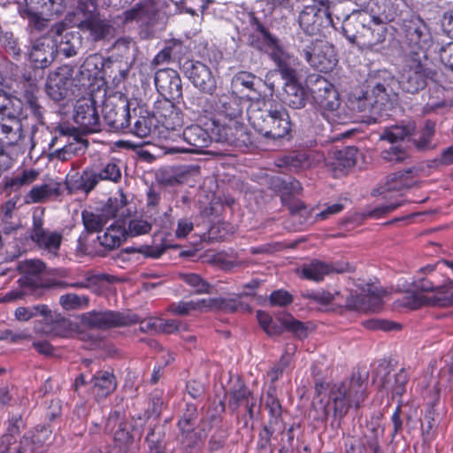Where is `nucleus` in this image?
Listing matches in <instances>:
<instances>
[{
	"mask_svg": "<svg viewBox=\"0 0 453 453\" xmlns=\"http://www.w3.org/2000/svg\"><path fill=\"white\" fill-rule=\"evenodd\" d=\"M342 32L351 43L360 49L379 52L386 41L388 28L380 17L357 11L344 19Z\"/></svg>",
	"mask_w": 453,
	"mask_h": 453,
	"instance_id": "obj_1",
	"label": "nucleus"
},
{
	"mask_svg": "<svg viewBox=\"0 0 453 453\" xmlns=\"http://www.w3.org/2000/svg\"><path fill=\"white\" fill-rule=\"evenodd\" d=\"M366 385L359 372L353 373L350 379L340 384H334L329 394L326 404L323 407L321 420H326L330 416L337 426L351 407L358 409L366 397Z\"/></svg>",
	"mask_w": 453,
	"mask_h": 453,
	"instance_id": "obj_2",
	"label": "nucleus"
},
{
	"mask_svg": "<svg viewBox=\"0 0 453 453\" xmlns=\"http://www.w3.org/2000/svg\"><path fill=\"white\" fill-rule=\"evenodd\" d=\"M371 83V88L351 101V105L354 110L376 122L395 95L394 91L395 80L389 72L382 70L379 72L378 78Z\"/></svg>",
	"mask_w": 453,
	"mask_h": 453,
	"instance_id": "obj_3",
	"label": "nucleus"
},
{
	"mask_svg": "<svg viewBox=\"0 0 453 453\" xmlns=\"http://www.w3.org/2000/svg\"><path fill=\"white\" fill-rule=\"evenodd\" d=\"M157 91L168 100L159 103L156 114L161 119L167 129H175L181 125V118L171 100H177L182 96L181 80L173 69L158 70L154 78Z\"/></svg>",
	"mask_w": 453,
	"mask_h": 453,
	"instance_id": "obj_4",
	"label": "nucleus"
},
{
	"mask_svg": "<svg viewBox=\"0 0 453 453\" xmlns=\"http://www.w3.org/2000/svg\"><path fill=\"white\" fill-rule=\"evenodd\" d=\"M264 102L256 101L248 110V118L254 127L264 137L280 140L289 134L292 127L290 117L284 108L263 109Z\"/></svg>",
	"mask_w": 453,
	"mask_h": 453,
	"instance_id": "obj_5",
	"label": "nucleus"
},
{
	"mask_svg": "<svg viewBox=\"0 0 453 453\" xmlns=\"http://www.w3.org/2000/svg\"><path fill=\"white\" fill-rule=\"evenodd\" d=\"M74 25L82 32H88L94 42L114 37L115 28L109 19L97 12L96 0L81 1L78 5Z\"/></svg>",
	"mask_w": 453,
	"mask_h": 453,
	"instance_id": "obj_6",
	"label": "nucleus"
},
{
	"mask_svg": "<svg viewBox=\"0 0 453 453\" xmlns=\"http://www.w3.org/2000/svg\"><path fill=\"white\" fill-rule=\"evenodd\" d=\"M251 25L255 30L261 34L263 39L266 42L269 56L275 63L281 77L283 79H295L297 76V58L287 52L280 45L279 40L272 35L257 18H251Z\"/></svg>",
	"mask_w": 453,
	"mask_h": 453,
	"instance_id": "obj_7",
	"label": "nucleus"
},
{
	"mask_svg": "<svg viewBox=\"0 0 453 453\" xmlns=\"http://www.w3.org/2000/svg\"><path fill=\"white\" fill-rule=\"evenodd\" d=\"M298 50L303 54L311 66L319 72L328 73L336 65L334 49L326 41L303 38Z\"/></svg>",
	"mask_w": 453,
	"mask_h": 453,
	"instance_id": "obj_8",
	"label": "nucleus"
},
{
	"mask_svg": "<svg viewBox=\"0 0 453 453\" xmlns=\"http://www.w3.org/2000/svg\"><path fill=\"white\" fill-rule=\"evenodd\" d=\"M434 74V71L422 63L418 54H412L406 59V64L395 84L398 83L407 93L416 94L426 88L427 80L433 79Z\"/></svg>",
	"mask_w": 453,
	"mask_h": 453,
	"instance_id": "obj_9",
	"label": "nucleus"
},
{
	"mask_svg": "<svg viewBox=\"0 0 453 453\" xmlns=\"http://www.w3.org/2000/svg\"><path fill=\"white\" fill-rule=\"evenodd\" d=\"M83 326L91 329H104L113 326H126L138 321L135 314L121 313L113 311H89L81 315Z\"/></svg>",
	"mask_w": 453,
	"mask_h": 453,
	"instance_id": "obj_10",
	"label": "nucleus"
},
{
	"mask_svg": "<svg viewBox=\"0 0 453 453\" xmlns=\"http://www.w3.org/2000/svg\"><path fill=\"white\" fill-rule=\"evenodd\" d=\"M43 209H36L33 212V225L30 232L31 240L38 248L57 256L63 236L57 231H50L43 227Z\"/></svg>",
	"mask_w": 453,
	"mask_h": 453,
	"instance_id": "obj_11",
	"label": "nucleus"
},
{
	"mask_svg": "<svg viewBox=\"0 0 453 453\" xmlns=\"http://www.w3.org/2000/svg\"><path fill=\"white\" fill-rule=\"evenodd\" d=\"M309 90L316 104L322 110L334 111L340 105L338 93L334 85L320 75L311 76Z\"/></svg>",
	"mask_w": 453,
	"mask_h": 453,
	"instance_id": "obj_12",
	"label": "nucleus"
},
{
	"mask_svg": "<svg viewBox=\"0 0 453 453\" xmlns=\"http://www.w3.org/2000/svg\"><path fill=\"white\" fill-rule=\"evenodd\" d=\"M212 134L219 142L242 147L250 142V136L242 119H227L215 125Z\"/></svg>",
	"mask_w": 453,
	"mask_h": 453,
	"instance_id": "obj_13",
	"label": "nucleus"
},
{
	"mask_svg": "<svg viewBox=\"0 0 453 453\" xmlns=\"http://www.w3.org/2000/svg\"><path fill=\"white\" fill-rule=\"evenodd\" d=\"M73 120L83 134L96 133L101 130V121L93 98H82L74 107Z\"/></svg>",
	"mask_w": 453,
	"mask_h": 453,
	"instance_id": "obj_14",
	"label": "nucleus"
},
{
	"mask_svg": "<svg viewBox=\"0 0 453 453\" xmlns=\"http://www.w3.org/2000/svg\"><path fill=\"white\" fill-rule=\"evenodd\" d=\"M73 67L64 65L51 72L47 79V95L55 102L65 99L73 83Z\"/></svg>",
	"mask_w": 453,
	"mask_h": 453,
	"instance_id": "obj_15",
	"label": "nucleus"
},
{
	"mask_svg": "<svg viewBox=\"0 0 453 453\" xmlns=\"http://www.w3.org/2000/svg\"><path fill=\"white\" fill-rule=\"evenodd\" d=\"M119 206V203L117 199H109L108 203L100 210L82 211L81 219L86 232L94 234L103 230L110 219L118 216Z\"/></svg>",
	"mask_w": 453,
	"mask_h": 453,
	"instance_id": "obj_16",
	"label": "nucleus"
},
{
	"mask_svg": "<svg viewBox=\"0 0 453 453\" xmlns=\"http://www.w3.org/2000/svg\"><path fill=\"white\" fill-rule=\"evenodd\" d=\"M183 71L193 85L203 93L212 95L217 88L216 79L211 69L202 62L188 60Z\"/></svg>",
	"mask_w": 453,
	"mask_h": 453,
	"instance_id": "obj_17",
	"label": "nucleus"
},
{
	"mask_svg": "<svg viewBox=\"0 0 453 453\" xmlns=\"http://www.w3.org/2000/svg\"><path fill=\"white\" fill-rule=\"evenodd\" d=\"M56 135L50 142V147L53 148L58 143H64L72 156L83 154L88 146V142L80 136V131L68 124H60L55 129Z\"/></svg>",
	"mask_w": 453,
	"mask_h": 453,
	"instance_id": "obj_18",
	"label": "nucleus"
},
{
	"mask_svg": "<svg viewBox=\"0 0 453 453\" xmlns=\"http://www.w3.org/2000/svg\"><path fill=\"white\" fill-rule=\"evenodd\" d=\"M453 288V281L449 280L448 284L435 285L434 282L428 278H420L413 282V290L411 293L404 297L403 304L411 309H418L423 305L433 306L428 303H423L418 307H412V297L415 296H422L426 299H430L437 296H449L447 294L449 288Z\"/></svg>",
	"mask_w": 453,
	"mask_h": 453,
	"instance_id": "obj_19",
	"label": "nucleus"
},
{
	"mask_svg": "<svg viewBox=\"0 0 453 453\" xmlns=\"http://www.w3.org/2000/svg\"><path fill=\"white\" fill-rule=\"evenodd\" d=\"M104 120L111 131L119 132L130 125L129 103L119 100V104L106 102L103 106Z\"/></svg>",
	"mask_w": 453,
	"mask_h": 453,
	"instance_id": "obj_20",
	"label": "nucleus"
},
{
	"mask_svg": "<svg viewBox=\"0 0 453 453\" xmlns=\"http://www.w3.org/2000/svg\"><path fill=\"white\" fill-rule=\"evenodd\" d=\"M57 53V39L42 36L34 42L29 58L35 68L44 69L54 61Z\"/></svg>",
	"mask_w": 453,
	"mask_h": 453,
	"instance_id": "obj_21",
	"label": "nucleus"
},
{
	"mask_svg": "<svg viewBox=\"0 0 453 453\" xmlns=\"http://www.w3.org/2000/svg\"><path fill=\"white\" fill-rule=\"evenodd\" d=\"M18 109L11 111L8 108L7 111L0 112L2 119H0V141L4 142L8 145L18 144L22 139V125L16 114L21 109V102L17 101Z\"/></svg>",
	"mask_w": 453,
	"mask_h": 453,
	"instance_id": "obj_22",
	"label": "nucleus"
},
{
	"mask_svg": "<svg viewBox=\"0 0 453 453\" xmlns=\"http://www.w3.org/2000/svg\"><path fill=\"white\" fill-rule=\"evenodd\" d=\"M324 21H330L327 9L306 6L299 14V25L307 34L305 37L311 38V35L319 34Z\"/></svg>",
	"mask_w": 453,
	"mask_h": 453,
	"instance_id": "obj_23",
	"label": "nucleus"
},
{
	"mask_svg": "<svg viewBox=\"0 0 453 453\" xmlns=\"http://www.w3.org/2000/svg\"><path fill=\"white\" fill-rule=\"evenodd\" d=\"M183 141L188 147H176L172 149L175 152H197L199 149L207 147L211 142L208 132L198 125L186 127L182 133Z\"/></svg>",
	"mask_w": 453,
	"mask_h": 453,
	"instance_id": "obj_24",
	"label": "nucleus"
},
{
	"mask_svg": "<svg viewBox=\"0 0 453 453\" xmlns=\"http://www.w3.org/2000/svg\"><path fill=\"white\" fill-rule=\"evenodd\" d=\"M215 109L219 115L227 119H242V99L234 93L222 94L215 102Z\"/></svg>",
	"mask_w": 453,
	"mask_h": 453,
	"instance_id": "obj_25",
	"label": "nucleus"
},
{
	"mask_svg": "<svg viewBox=\"0 0 453 453\" xmlns=\"http://www.w3.org/2000/svg\"><path fill=\"white\" fill-rule=\"evenodd\" d=\"M285 80L280 100L291 108H303L307 101V93L304 88L297 82V76L295 79Z\"/></svg>",
	"mask_w": 453,
	"mask_h": 453,
	"instance_id": "obj_26",
	"label": "nucleus"
},
{
	"mask_svg": "<svg viewBox=\"0 0 453 453\" xmlns=\"http://www.w3.org/2000/svg\"><path fill=\"white\" fill-rule=\"evenodd\" d=\"M418 173L419 170L417 167H411L404 172H397L392 174L382 188L381 194L403 191L417 186L418 182L414 180V177L418 176Z\"/></svg>",
	"mask_w": 453,
	"mask_h": 453,
	"instance_id": "obj_27",
	"label": "nucleus"
},
{
	"mask_svg": "<svg viewBox=\"0 0 453 453\" xmlns=\"http://www.w3.org/2000/svg\"><path fill=\"white\" fill-rule=\"evenodd\" d=\"M62 194L61 184L56 181L35 186L26 196L27 203H44L50 199H56Z\"/></svg>",
	"mask_w": 453,
	"mask_h": 453,
	"instance_id": "obj_28",
	"label": "nucleus"
},
{
	"mask_svg": "<svg viewBox=\"0 0 453 453\" xmlns=\"http://www.w3.org/2000/svg\"><path fill=\"white\" fill-rule=\"evenodd\" d=\"M105 429L113 434L115 441L119 442L120 446L126 447L132 439L129 425L123 420L120 413L118 411L109 416Z\"/></svg>",
	"mask_w": 453,
	"mask_h": 453,
	"instance_id": "obj_29",
	"label": "nucleus"
},
{
	"mask_svg": "<svg viewBox=\"0 0 453 453\" xmlns=\"http://www.w3.org/2000/svg\"><path fill=\"white\" fill-rule=\"evenodd\" d=\"M92 391L97 401L111 395L117 388V382L112 373L98 372L91 379Z\"/></svg>",
	"mask_w": 453,
	"mask_h": 453,
	"instance_id": "obj_30",
	"label": "nucleus"
},
{
	"mask_svg": "<svg viewBox=\"0 0 453 453\" xmlns=\"http://www.w3.org/2000/svg\"><path fill=\"white\" fill-rule=\"evenodd\" d=\"M216 299H201L198 301L173 303L169 305L168 311L174 315L187 316L192 311H206L216 306Z\"/></svg>",
	"mask_w": 453,
	"mask_h": 453,
	"instance_id": "obj_31",
	"label": "nucleus"
},
{
	"mask_svg": "<svg viewBox=\"0 0 453 453\" xmlns=\"http://www.w3.org/2000/svg\"><path fill=\"white\" fill-rule=\"evenodd\" d=\"M357 150L355 147L348 146L342 150L333 151L331 162L334 171L345 173V171L353 167L357 161Z\"/></svg>",
	"mask_w": 453,
	"mask_h": 453,
	"instance_id": "obj_32",
	"label": "nucleus"
},
{
	"mask_svg": "<svg viewBox=\"0 0 453 453\" xmlns=\"http://www.w3.org/2000/svg\"><path fill=\"white\" fill-rule=\"evenodd\" d=\"M145 442L148 446L147 453H171L167 448L165 429L162 425H155L150 429Z\"/></svg>",
	"mask_w": 453,
	"mask_h": 453,
	"instance_id": "obj_33",
	"label": "nucleus"
},
{
	"mask_svg": "<svg viewBox=\"0 0 453 453\" xmlns=\"http://www.w3.org/2000/svg\"><path fill=\"white\" fill-rule=\"evenodd\" d=\"M100 180L101 179L97 172L85 170L82 172L81 175L77 178V180H74L73 178H67L65 185L69 193L79 189L88 194L95 188Z\"/></svg>",
	"mask_w": 453,
	"mask_h": 453,
	"instance_id": "obj_34",
	"label": "nucleus"
},
{
	"mask_svg": "<svg viewBox=\"0 0 453 453\" xmlns=\"http://www.w3.org/2000/svg\"><path fill=\"white\" fill-rule=\"evenodd\" d=\"M183 54V44L180 41L176 39L168 41L165 47L155 56L152 65H159L180 60Z\"/></svg>",
	"mask_w": 453,
	"mask_h": 453,
	"instance_id": "obj_35",
	"label": "nucleus"
},
{
	"mask_svg": "<svg viewBox=\"0 0 453 453\" xmlns=\"http://www.w3.org/2000/svg\"><path fill=\"white\" fill-rule=\"evenodd\" d=\"M126 238L127 229L118 224H111L106 228L104 234L97 236L100 245L108 250L119 247Z\"/></svg>",
	"mask_w": 453,
	"mask_h": 453,
	"instance_id": "obj_36",
	"label": "nucleus"
},
{
	"mask_svg": "<svg viewBox=\"0 0 453 453\" xmlns=\"http://www.w3.org/2000/svg\"><path fill=\"white\" fill-rule=\"evenodd\" d=\"M414 130L415 125L413 123L386 127L380 134V140L387 141L393 145L411 136Z\"/></svg>",
	"mask_w": 453,
	"mask_h": 453,
	"instance_id": "obj_37",
	"label": "nucleus"
},
{
	"mask_svg": "<svg viewBox=\"0 0 453 453\" xmlns=\"http://www.w3.org/2000/svg\"><path fill=\"white\" fill-rule=\"evenodd\" d=\"M232 82L235 86H242L254 94V96H250V99H256L260 101V87L263 83L262 79L257 77L255 74L250 72H238L232 80Z\"/></svg>",
	"mask_w": 453,
	"mask_h": 453,
	"instance_id": "obj_38",
	"label": "nucleus"
},
{
	"mask_svg": "<svg viewBox=\"0 0 453 453\" xmlns=\"http://www.w3.org/2000/svg\"><path fill=\"white\" fill-rule=\"evenodd\" d=\"M31 312L33 313V317H35L38 314H42L44 316V320L46 321L45 326L42 329L43 334H59L58 327L66 324V320L65 319H58L52 321L50 311L48 306L45 304H40L29 307Z\"/></svg>",
	"mask_w": 453,
	"mask_h": 453,
	"instance_id": "obj_39",
	"label": "nucleus"
},
{
	"mask_svg": "<svg viewBox=\"0 0 453 453\" xmlns=\"http://www.w3.org/2000/svg\"><path fill=\"white\" fill-rule=\"evenodd\" d=\"M309 165V155L303 150L291 151L277 161L279 167H286L290 171H297Z\"/></svg>",
	"mask_w": 453,
	"mask_h": 453,
	"instance_id": "obj_40",
	"label": "nucleus"
},
{
	"mask_svg": "<svg viewBox=\"0 0 453 453\" xmlns=\"http://www.w3.org/2000/svg\"><path fill=\"white\" fill-rule=\"evenodd\" d=\"M384 294L383 290L378 288L369 289L366 295L357 298L359 304L356 308L365 311H379L383 304L382 296Z\"/></svg>",
	"mask_w": 453,
	"mask_h": 453,
	"instance_id": "obj_41",
	"label": "nucleus"
},
{
	"mask_svg": "<svg viewBox=\"0 0 453 453\" xmlns=\"http://www.w3.org/2000/svg\"><path fill=\"white\" fill-rule=\"evenodd\" d=\"M331 273V265L319 260H313L304 264L301 270L303 278L311 280L319 281L325 275Z\"/></svg>",
	"mask_w": 453,
	"mask_h": 453,
	"instance_id": "obj_42",
	"label": "nucleus"
},
{
	"mask_svg": "<svg viewBox=\"0 0 453 453\" xmlns=\"http://www.w3.org/2000/svg\"><path fill=\"white\" fill-rule=\"evenodd\" d=\"M104 66L103 60L100 56L93 54L88 56L80 67V75L81 79L90 81L96 79Z\"/></svg>",
	"mask_w": 453,
	"mask_h": 453,
	"instance_id": "obj_43",
	"label": "nucleus"
},
{
	"mask_svg": "<svg viewBox=\"0 0 453 453\" xmlns=\"http://www.w3.org/2000/svg\"><path fill=\"white\" fill-rule=\"evenodd\" d=\"M252 398L251 391L242 381L238 380L229 392V408L236 411L241 405L248 403Z\"/></svg>",
	"mask_w": 453,
	"mask_h": 453,
	"instance_id": "obj_44",
	"label": "nucleus"
},
{
	"mask_svg": "<svg viewBox=\"0 0 453 453\" xmlns=\"http://www.w3.org/2000/svg\"><path fill=\"white\" fill-rule=\"evenodd\" d=\"M159 118L156 111L154 116H140L134 122L131 132L140 137L146 138L157 133L156 118Z\"/></svg>",
	"mask_w": 453,
	"mask_h": 453,
	"instance_id": "obj_45",
	"label": "nucleus"
},
{
	"mask_svg": "<svg viewBox=\"0 0 453 453\" xmlns=\"http://www.w3.org/2000/svg\"><path fill=\"white\" fill-rule=\"evenodd\" d=\"M25 436L29 439L28 449L31 452L52 442V430L45 425L37 426L30 435Z\"/></svg>",
	"mask_w": 453,
	"mask_h": 453,
	"instance_id": "obj_46",
	"label": "nucleus"
},
{
	"mask_svg": "<svg viewBox=\"0 0 453 453\" xmlns=\"http://www.w3.org/2000/svg\"><path fill=\"white\" fill-rule=\"evenodd\" d=\"M180 430L179 439L188 448H192L201 441V434L197 430V424L178 422Z\"/></svg>",
	"mask_w": 453,
	"mask_h": 453,
	"instance_id": "obj_47",
	"label": "nucleus"
},
{
	"mask_svg": "<svg viewBox=\"0 0 453 453\" xmlns=\"http://www.w3.org/2000/svg\"><path fill=\"white\" fill-rule=\"evenodd\" d=\"M406 36L411 43L422 46L429 38L427 28L423 21L418 19L411 21L406 28Z\"/></svg>",
	"mask_w": 453,
	"mask_h": 453,
	"instance_id": "obj_48",
	"label": "nucleus"
},
{
	"mask_svg": "<svg viewBox=\"0 0 453 453\" xmlns=\"http://www.w3.org/2000/svg\"><path fill=\"white\" fill-rule=\"evenodd\" d=\"M182 174L173 166H166L158 169L156 173V180L159 185L165 187H173L180 184L182 180Z\"/></svg>",
	"mask_w": 453,
	"mask_h": 453,
	"instance_id": "obj_49",
	"label": "nucleus"
},
{
	"mask_svg": "<svg viewBox=\"0 0 453 453\" xmlns=\"http://www.w3.org/2000/svg\"><path fill=\"white\" fill-rule=\"evenodd\" d=\"M437 422L434 417V414L429 411L425 416V420L421 425V434H422V446L425 448H429L431 442L436 437L437 431Z\"/></svg>",
	"mask_w": 453,
	"mask_h": 453,
	"instance_id": "obj_50",
	"label": "nucleus"
},
{
	"mask_svg": "<svg viewBox=\"0 0 453 453\" xmlns=\"http://www.w3.org/2000/svg\"><path fill=\"white\" fill-rule=\"evenodd\" d=\"M380 157L383 161L391 165L404 163L410 158L409 152L398 145H391L380 152Z\"/></svg>",
	"mask_w": 453,
	"mask_h": 453,
	"instance_id": "obj_51",
	"label": "nucleus"
},
{
	"mask_svg": "<svg viewBox=\"0 0 453 453\" xmlns=\"http://www.w3.org/2000/svg\"><path fill=\"white\" fill-rule=\"evenodd\" d=\"M89 299L86 296H78L73 293H68L60 296L59 304L64 310L73 311L87 308Z\"/></svg>",
	"mask_w": 453,
	"mask_h": 453,
	"instance_id": "obj_52",
	"label": "nucleus"
},
{
	"mask_svg": "<svg viewBox=\"0 0 453 453\" xmlns=\"http://www.w3.org/2000/svg\"><path fill=\"white\" fill-rule=\"evenodd\" d=\"M79 45V39L75 38L71 34H65L64 36H62L59 42L57 40L58 53H61L66 58H71L77 55L78 50L80 48Z\"/></svg>",
	"mask_w": 453,
	"mask_h": 453,
	"instance_id": "obj_53",
	"label": "nucleus"
},
{
	"mask_svg": "<svg viewBox=\"0 0 453 453\" xmlns=\"http://www.w3.org/2000/svg\"><path fill=\"white\" fill-rule=\"evenodd\" d=\"M278 321L287 330L295 334L299 338H304L307 335V328L301 321L296 319L290 314H282L277 318Z\"/></svg>",
	"mask_w": 453,
	"mask_h": 453,
	"instance_id": "obj_54",
	"label": "nucleus"
},
{
	"mask_svg": "<svg viewBox=\"0 0 453 453\" xmlns=\"http://www.w3.org/2000/svg\"><path fill=\"white\" fill-rule=\"evenodd\" d=\"M80 275L81 276V280L72 282L58 280L55 282L53 285L63 288H90L91 285H95L98 281V277L96 274H94L91 271L81 273Z\"/></svg>",
	"mask_w": 453,
	"mask_h": 453,
	"instance_id": "obj_55",
	"label": "nucleus"
},
{
	"mask_svg": "<svg viewBox=\"0 0 453 453\" xmlns=\"http://www.w3.org/2000/svg\"><path fill=\"white\" fill-rule=\"evenodd\" d=\"M408 382V374L404 369H401L394 375L393 380L388 379L383 382V388L391 390L393 394L402 395L405 392Z\"/></svg>",
	"mask_w": 453,
	"mask_h": 453,
	"instance_id": "obj_56",
	"label": "nucleus"
},
{
	"mask_svg": "<svg viewBox=\"0 0 453 453\" xmlns=\"http://www.w3.org/2000/svg\"><path fill=\"white\" fill-rule=\"evenodd\" d=\"M180 279L193 288L196 294H209L211 285L196 273H181Z\"/></svg>",
	"mask_w": 453,
	"mask_h": 453,
	"instance_id": "obj_57",
	"label": "nucleus"
},
{
	"mask_svg": "<svg viewBox=\"0 0 453 453\" xmlns=\"http://www.w3.org/2000/svg\"><path fill=\"white\" fill-rule=\"evenodd\" d=\"M274 391L275 388H271L270 390L267 392L265 398V407L266 409H268L269 413L272 417V419L270 420V425H272L273 423L276 424L282 413L281 404L279 399L274 395Z\"/></svg>",
	"mask_w": 453,
	"mask_h": 453,
	"instance_id": "obj_58",
	"label": "nucleus"
},
{
	"mask_svg": "<svg viewBox=\"0 0 453 453\" xmlns=\"http://www.w3.org/2000/svg\"><path fill=\"white\" fill-rule=\"evenodd\" d=\"M101 180H109L119 182L121 179V170L119 165L113 161L108 162L103 165L102 169L97 172Z\"/></svg>",
	"mask_w": 453,
	"mask_h": 453,
	"instance_id": "obj_59",
	"label": "nucleus"
},
{
	"mask_svg": "<svg viewBox=\"0 0 453 453\" xmlns=\"http://www.w3.org/2000/svg\"><path fill=\"white\" fill-rule=\"evenodd\" d=\"M426 302L432 305H437L438 307H448L453 305V293H451L449 296H435L434 297L430 299H426L422 296H415L412 297V303H411V304L412 305V307H418Z\"/></svg>",
	"mask_w": 453,
	"mask_h": 453,
	"instance_id": "obj_60",
	"label": "nucleus"
},
{
	"mask_svg": "<svg viewBox=\"0 0 453 453\" xmlns=\"http://www.w3.org/2000/svg\"><path fill=\"white\" fill-rule=\"evenodd\" d=\"M405 200L402 196L395 198L394 201H389L384 205L378 206L367 213L370 218L379 219L382 216L390 213L398 207L404 204Z\"/></svg>",
	"mask_w": 453,
	"mask_h": 453,
	"instance_id": "obj_61",
	"label": "nucleus"
},
{
	"mask_svg": "<svg viewBox=\"0 0 453 453\" xmlns=\"http://www.w3.org/2000/svg\"><path fill=\"white\" fill-rule=\"evenodd\" d=\"M39 173L36 170H25L20 175L12 178L6 187L19 188L21 186L29 185L38 178Z\"/></svg>",
	"mask_w": 453,
	"mask_h": 453,
	"instance_id": "obj_62",
	"label": "nucleus"
},
{
	"mask_svg": "<svg viewBox=\"0 0 453 453\" xmlns=\"http://www.w3.org/2000/svg\"><path fill=\"white\" fill-rule=\"evenodd\" d=\"M151 224L142 219H133L128 223L127 236H138L148 234L151 230Z\"/></svg>",
	"mask_w": 453,
	"mask_h": 453,
	"instance_id": "obj_63",
	"label": "nucleus"
},
{
	"mask_svg": "<svg viewBox=\"0 0 453 453\" xmlns=\"http://www.w3.org/2000/svg\"><path fill=\"white\" fill-rule=\"evenodd\" d=\"M139 9L140 20L142 23H148L157 14V8L153 0H142L137 3Z\"/></svg>",
	"mask_w": 453,
	"mask_h": 453,
	"instance_id": "obj_64",
	"label": "nucleus"
}]
</instances>
